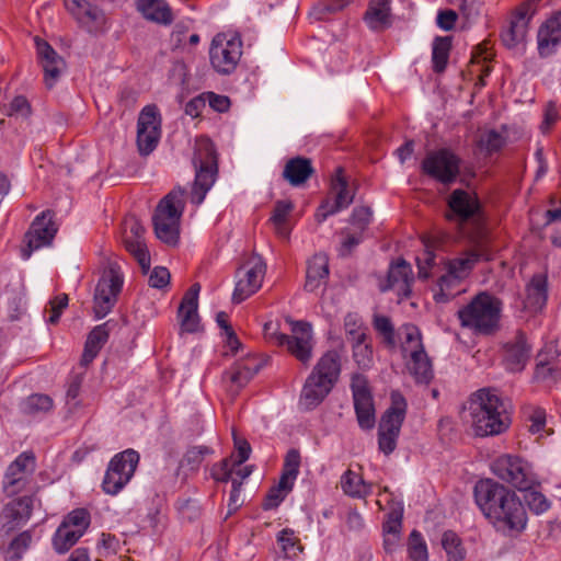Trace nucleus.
Wrapping results in <instances>:
<instances>
[{
	"label": "nucleus",
	"instance_id": "nucleus-54",
	"mask_svg": "<svg viewBox=\"0 0 561 561\" xmlns=\"http://www.w3.org/2000/svg\"><path fill=\"white\" fill-rule=\"evenodd\" d=\"M68 528L80 530L83 535L90 525V514L85 508H77L70 512L61 523Z\"/></svg>",
	"mask_w": 561,
	"mask_h": 561
},
{
	"label": "nucleus",
	"instance_id": "nucleus-52",
	"mask_svg": "<svg viewBox=\"0 0 561 561\" xmlns=\"http://www.w3.org/2000/svg\"><path fill=\"white\" fill-rule=\"evenodd\" d=\"M211 453L210 448L206 446H194L187 449L183 459L181 460L180 467L187 468L191 471L198 469L206 455Z\"/></svg>",
	"mask_w": 561,
	"mask_h": 561
},
{
	"label": "nucleus",
	"instance_id": "nucleus-55",
	"mask_svg": "<svg viewBox=\"0 0 561 561\" xmlns=\"http://www.w3.org/2000/svg\"><path fill=\"white\" fill-rule=\"evenodd\" d=\"M291 489L293 485L287 482L282 486V479H279L278 484L271 488L266 494L263 502V508L267 511L277 507Z\"/></svg>",
	"mask_w": 561,
	"mask_h": 561
},
{
	"label": "nucleus",
	"instance_id": "nucleus-9",
	"mask_svg": "<svg viewBox=\"0 0 561 561\" xmlns=\"http://www.w3.org/2000/svg\"><path fill=\"white\" fill-rule=\"evenodd\" d=\"M124 275L117 262H110L94 291L93 311L98 319L104 318L114 307L122 291Z\"/></svg>",
	"mask_w": 561,
	"mask_h": 561
},
{
	"label": "nucleus",
	"instance_id": "nucleus-49",
	"mask_svg": "<svg viewBox=\"0 0 561 561\" xmlns=\"http://www.w3.org/2000/svg\"><path fill=\"white\" fill-rule=\"evenodd\" d=\"M300 467V454L297 449H289L285 457L284 468L280 476L282 486L285 482L294 485V481L296 480L299 473Z\"/></svg>",
	"mask_w": 561,
	"mask_h": 561
},
{
	"label": "nucleus",
	"instance_id": "nucleus-44",
	"mask_svg": "<svg viewBox=\"0 0 561 561\" xmlns=\"http://www.w3.org/2000/svg\"><path fill=\"white\" fill-rule=\"evenodd\" d=\"M341 488L345 494L352 497H365L369 493V486L352 470H347L342 476Z\"/></svg>",
	"mask_w": 561,
	"mask_h": 561
},
{
	"label": "nucleus",
	"instance_id": "nucleus-29",
	"mask_svg": "<svg viewBox=\"0 0 561 561\" xmlns=\"http://www.w3.org/2000/svg\"><path fill=\"white\" fill-rule=\"evenodd\" d=\"M492 251L485 242L478 243L472 250L465 253L463 256L449 262L448 273L455 278H462L480 261H490Z\"/></svg>",
	"mask_w": 561,
	"mask_h": 561
},
{
	"label": "nucleus",
	"instance_id": "nucleus-39",
	"mask_svg": "<svg viewBox=\"0 0 561 561\" xmlns=\"http://www.w3.org/2000/svg\"><path fill=\"white\" fill-rule=\"evenodd\" d=\"M138 9L147 20L165 25L173 21L171 9L164 0H138Z\"/></svg>",
	"mask_w": 561,
	"mask_h": 561
},
{
	"label": "nucleus",
	"instance_id": "nucleus-62",
	"mask_svg": "<svg viewBox=\"0 0 561 561\" xmlns=\"http://www.w3.org/2000/svg\"><path fill=\"white\" fill-rule=\"evenodd\" d=\"M68 301H69L68 295H66V294L58 295L54 299H51L49 301V312H50V316H49L47 321L50 324L58 323L59 318H60L62 311L68 306Z\"/></svg>",
	"mask_w": 561,
	"mask_h": 561
},
{
	"label": "nucleus",
	"instance_id": "nucleus-33",
	"mask_svg": "<svg viewBox=\"0 0 561 561\" xmlns=\"http://www.w3.org/2000/svg\"><path fill=\"white\" fill-rule=\"evenodd\" d=\"M537 365L535 376L537 379L557 380L561 377V368L559 367L560 354L553 344L547 345L537 355Z\"/></svg>",
	"mask_w": 561,
	"mask_h": 561
},
{
	"label": "nucleus",
	"instance_id": "nucleus-25",
	"mask_svg": "<svg viewBox=\"0 0 561 561\" xmlns=\"http://www.w3.org/2000/svg\"><path fill=\"white\" fill-rule=\"evenodd\" d=\"M201 285L193 284L184 294L178 310L181 329L187 333H195L199 330L198 294Z\"/></svg>",
	"mask_w": 561,
	"mask_h": 561
},
{
	"label": "nucleus",
	"instance_id": "nucleus-20",
	"mask_svg": "<svg viewBox=\"0 0 561 561\" xmlns=\"http://www.w3.org/2000/svg\"><path fill=\"white\" fill-rule=\"evenodd\" d=\"M123 226L125 248L137 260L142 273L147 274L150 268V255L142 240L145 228L135 216L127 217Z\"/></svg>",
	"mask_w": 561,
	"mask_h": 561
},
{
	"label": "nucleus",
	"instance_id": "nucleus-53",
	"mask_svg": "<svg viewBox=\"0 0 561 561\" xmlns=\"http://www.w3.org/2000/svg\"><path fill=\"white\" fill-rule=\"evenodd\" d=\"M53 408V399L46 394H32L24 402L26 414L46 413Z\"/></svg>",
	"mask_w": 561,
	"mask_h": 561
},
{
	"label": "nucleus",
	"instance_id": "nucleus-58",
	"mask_svg": "<svg viewBox=\"0 0 561 561\" xmlns=\"http://www.w3.org/2000/svg\"><path fill=\"white\" fill-rule=\"evenodd\" d=\"M374 328L383 337V342L393 347L396 345L394 329L390 319L386 316H376L374 318Z\"/></svg>",
	"mask_w": 561,
	"mask_h": 561
},
{
	"label": "nucleus",
	"instance_id": "nucleus-45",
	"mask_svg": "<svg viewBox=\"0 0 561 561\" xmlns=\"http://www.w3.org/2000/svg\"><path fill=\"white\" fill-rule=\"evenodd\" d=\"M82 534L80 530L68 528L67 525L60 524L53 538L54 548L58 553H65L80 539Z\"/></svg>",
	"mask_w": 561,
	"mask_h": 561
},
{
	"label": "nucleus",
	"instance_id": "nucleus-6",
	"mask_svg": "<svg viewBox=\"0 0 561 561\" xmlns=\"http://www.w3.org/2000/svg\"><path fill=\"white\" fill-rule=\"evenodd\" d=\"M390 400V407L382 414L378 427V445L385 455L396 449L408 409L407 400L399 391H392Z\"/></svg>",
	"mask_w": 561,
	"mask_h": 561
},
{
	"label": "nucleus",
	"instance_id": "nucleus-31",
	"mask_svg": "<svg viewBox=\"0 0 561 561\" xmlns=\"http://www.w3.org/2000/svg\"><path fill=\"white\" fill-rule=\"evenodd\" d=\"M505 348L506 366L512 371L522 370L530 356V347L527 344L526 335L523 332H517L514 341L507 342Z\"/></svg>",
	"mask_w": 561,
	"mask_h": 561
},
{
	"label": "nucleus",
	"instance_id": "nucleus-63",
	"mask_svg": "<svg viewBox=\"0 0 561 561\" xmlns=\"http://www.w3.org/2000/svg\"><path fill=\"white\" fill-rule=\"evenodd\" d=\"M371 210L369 207H355L352 214L351 222L357 230L365 231L370 222Z\"/></svg>",
	"mask_w": 561,
	"mask_h": 561
},
{
	"label": "nucleus",
	"instance_id": "nucleus-2",
	"mask_svg": "<svg viewBox=\"0 0 561 561\" xmlns=\"http://www.w3.org/2000/svg\"><path fill=\"white\" fill-rule=\"evenodd\" d=\"M502 302L489 293H480L457 311L461 327L474 334L491 335L500 329Z\"/></svg>",
	"mask_w": 561,
	"mask_h": 561
},
{
	"label": "nucleus",
	"instance_id": "nucleus-7",
	"mask_svg": "<svg viewBox=\"0 0 561 561\" xmlns=\"http://www.w3.org/2000/svg\"><path fill=\"white\" fill-rule=\"evenodd\" d=\"M402 352L404 356H409L407 368L413 376L415 382L428 385L434 377V371L432 362L424 350L421 333L416 327H405V339L402 343Z\"/></svg>",
	"mask_w": 561,
	"mask_h": 561
},
{
	"label": "nucleus",
	"instance_id": "nucleus-30",
	"mask_svg": "<svg viewBox=\"0 0 561 561\" xmlns=\"http://www.w3.org/2000/svg\"><path fill=\"white\" fill-rule=\"evenodd\" d=\"M560 43L561 11L551 16L538 31V51L540 56H550Z\"/></svg>",
	"mask_w": 561,
	"mask_h": 561
},
{
	"label": "nucleus",
	"instance_id": "nucleus-42",
	"mask_svg": "<svg viewBox=\"0 0 561 561\" xmlns=\"http://www.w3.org/2000/svg\"><path fill=\"white\" fill-rule=\"evenodd\" d=\"M344 330L346 340L351 345L369 340L367 328L364 325L360 317L356 313H347L345 316Z\"/></svg>",
	"mask_w": 561,
	"mask_h": 561
},
{
	"label": "nucleus",
	"instance_id": "nucleus-46",
	"mask_svg": "<svg viewBox=\"0 0 561 561\" xmlns=\"http://www.w3.org/2000/svg\"><path fill=\"white\" fill-rule=\"evenodd\" d=\"M351 0H321L313 5L310 15L317 21L327 20L331 14L342 11Z\"/></svg>",
	"mask_w": 561,
	"mask_h": 561
},
{
	"label": "nucleus",
	"instance_id": "nucleus-61",
	"mask_svg": "<svg viewBox=\"0 0 561 561\" xmlns=\"http://www.w3.org/2000/svg\"><path fill=\"white\" fill-rule=\"evenodd\" d=\"M232 436L234 448L237 450V459H231V462L233 466H240L249 459L251 454V446L247 439L239 437L236 431H232Z\"/></svg>",
	"mask_w": 561,
	"mask_h": 561
},
{
	"label": "nucleus",
	"instance_id": "nucleus-50",
	"mask_svg": "<svg viewBox=\"0 0 561 561\" xmlns=\"http://www.w3.org/2000/svg\"><path fill=\"white\" fill-rule=\"evenodd\" d=\"M505 145V137L494 129H490L481 134L478 146L486 154L497 152Z\"/></svg>",
	"mask_w": 561,
	"mask_h": 561
},
{
	"label": "nucleus",
	"instance_id": "nucleus-41",
	"mask_svg": "<svg viewBox=\"0 0 561 561\" xmlns=\"http://www.w3.org/2000/svg\"><path fill=\"white\" fill-rule=\"evenodd\" d=\"M294 209V204L290 201H277L274 205L271 221L274 225L275 231L279 237L288 238L289 230L286 227L287 218Z\"/></svg>",
	"mask_w": 561,
	"mask_h": 561
},
{
	"label": "nucleus",
	"instance_id": "nucleus-34",
	"mask_svg": "<svg viewBox=\"0 0 561 561\" xmlns=\"http://www.w3.org/2000/svg\"><path fill=\"white\" fill-rule=\"evenodd\" d=\"M537 365L535 376L537 379L557 380L561 377V368L559 367L560 354L553 344L547 345L537 355Z\"/></svg>",
	"mask_w": 561,
	"mask_h": 561
},
{
	"label": "nucleus",
	"instance_id": "nucleus-47",
	"mask_svg": "<svg viewBox=\"0 0 561 561\" xmlns=\"http://www.w3.org/2000/svg\"><path fill=\"white\" fill-rule=\"evenodd\" d=\"M408 554L410 561H428V551L422 534L412 530L408 540Z\"/></svg>",
	"mask_w": 561,
	"mask_h": 561
},
{
	"label": "nucleus",
	"instance_id": "nucleus-12",
	"mask_svg": "<svg viewBox=\"0 0 561 561\" xmlns=\"http://www.w3.org/2000/svg\"><path fill=\"white\" fill-rule=\"evenodd\" d=\"M287 322L291 325V334L278 335V345L286 346L291 356L307 365L312 357L313 350L311 324L290 319H287Z\"/></svg>",
	"mask_w": 561,
	"mask_h": 561
},
{
	"label": "nucleus",
	"instance_id": "nucleus-3",
	"mask_svg": "<svg viewBox=\"0 0 561 561\" xmlns=\"http://www.w3.org/2000/svg\"><path fill=\"white\" fill-rule=\"evenodd\" d=\"M341 373L340 356L329 351L319 359L307 378L300 396V403L307 410L318 407L330 393Z\"/></svg>",
	"mask_w": 561,
	"mask_h": 561
},
{
	"label": "nucleus",
	"instance_id": "nucleus-4",
	"mask_svg": "<svg viewBox=\"0 0 561 561\" xmlns=\"http://www.w3.org/2000/svg\"><path fill=\"white\" fill-rule=\"evenodd\" d=\"M185 191L173 188L158 204L152 217L154 233L167 244H175L179 240L180 220L184 210Z\"/></svg>",
	"mask_w": 561,
	"mask_h": 561
},
{
	"label": "nucleus",
	"instance_id": "nucleus-38",
	"mask_svg": "<svg viewBox=\"0 0 561 561\" xmlns=\"http://www.w3.org/2000/svg\"><path fill=\"white\" fill-rule=\"evenodd\" d=\"M108 323L96 325L88 335L83 354L81 357V365L88 366L96 357L103 345L107 342L110 330Z\"/></svg>",
	"mask_w": 561,
	"mask_h": 561
},
{
	"label": "nucleus",
	"instance_id": "nucleus-18",
	"mask_svg": "<svg viewBox=\"0 0 561 561\" xmlns=\"http://www.w3.org/2000/svg\"><path fill=\"white\" fill-rule=\"evenodd\" d=\"M501 513H496L491 518V523L497 530L507 534L520 533L527 525V513L515 492L507 497L506 503L500 507Z\"/></svg>",
	"mask_w": 561,
	"mask_h": 561
},
{
	"label": "nucleus",
	"instance_id": "nucleus-10",
	"mask_svg": "<svg viewBox=\"0 0 561 561\" xmlns=\"http://www.w3.org/2000/svg\"><path fill=\"white\" fill-rule=\"evenodd\" d=\"M139 459V454L134 449L116 454L107 466L102 482L103 491L106 494L116 495L133 478Z\"/></svg>",
	"mask_w": 561,
	"mask_h": 561
},
{
	"label": "nucleus",
	"instance_id": "nucleus-11",
	"mask_svg": "<svg viewBox=\"0 0 561 561\" xmlns=\"http://www.w3.org/2000/svg\"><path fill=\"white\" fill-rule=\"evenodd\" d=\"M461 159L448 148L431 150L421 163L424 174L435 181L449 185L454 183L460 173Z\"/></svg>",
	"mask_w": 561,
	"mask_h": 561
},
{
	"label": "nucleus",
	"instance_id": "nucleus-14",
	"mask_svg": "<svg viewBox=\"0 0 561 561\" xmlns=\"http://www.w3.org/2000/svg\"><path fill=\"white\" fill-rule=\"evenodd\" d=\"M266 273V264L260 255L253 254L239 270L237 284L232 294V301L240 304L254 293L261 286Z\"/></svg>",
	"mask_w": 561,
	"mask_h": 561
},
{
	"label": "nucleus",
	"instance_id": "nucleus-27",
	"mask_svg": "<svg viewBox=\"0 0 561 561\" xmlns=\"http://www.w3.org/2000/svg\"><path fill=\"white\" fill-rule=\"evenodd\" d=\"M34 504L33 496H22L10 501L2 508L0 519L7 530H13L28 520Z\"/></svg>",
	"mask_w": 561,
	"mask_h": 561
},
{
	"label": "nucleus",
	"instance_id": "nucleus-48",
	"mask_svg": "<svg viewBox=\"0 0 561 561\" xmlns=\"http://www.w3.org/2000/svg\"><path fill=\"white\" fill-rule=\"evenodd\" d=\"M442 546L448 556V560L462 561L466 551L461 546V539L456 533L447 530L443 534Z\"/></svg>",
	"mask_w": 561,
	"mask_h": 561
},
{
	"label": "nucleus",
	"instance_id": "nucleus-28",
	"mask_svg": "<svg viewBox=\"0 0 561 561\" xmlns=\"http://www.w3.org/2000/svg\"><path fill=\"white\" fill-rule=\"evenodd\" d=\"M413 274L411 265L403 259L398 260L390 265L387 276V285L381 286V290L397 289L398 295L408 298L411 295L413 284Z\"/></svg>",
	"mask_w": 561,
	"mask_h": 561
},
{
	"label": "nucleus",
	"instance_id": "nucleus-40",
	"mask_svg": "<svg viewBox=\"0 0 561 561\" xmlns=\"http://www.w3.org/2000/svg\"><path fill=\"white\" fill-rule=\"evenodd\" d=\"M354 399V408L360 428L371 430L375 426V405L371 393L358 392Z\"/></svg>",
	"mask_w": 561,
	"mask_h": 561
},
{
	"label": "nucleus",
	"instance_id": "nucleus-26",
	"mask_svg": "<svg viewBox=\"0 0 561 561\" xmlns=\"http://www.w3.org/2000/svg\"><path fill=\"white\" fill-rule=\"evenodd\" d=\"M529 12L530 3H522L508 27L502 31L501 39L506 47L514 48L525 41L531 20V13Z\"/></svg>",
	"mask_w": 561,
	"mask_h": 561
},
{
	"label": "nucleus",
	"instance_id": "nucleus-32",
	"mask_svg": "<svg viewBox=\"0 0 561 561\" xmlns=\"http://www.w3.org/2000/svg\"><path fill=\"white\" fill-rule=\"evenodd\" d=\"M548 300L547 273L534 274L526 285L525 307L531 311H540Z\"/></svg>",
	"mask_w": 561,
	"mask_h": 561
},
{
	"label": "nucleus",
	"instance_id": "nucleus-51",
	"mask_svg": "<svg viewBox=\"0 0 561 561\" xmlns=\"http://www.w3.org/2000/svg\"><path fill=\"white\" fill-rule=\"evenodd\" d=\"M353 358L360 369H368L373 365V347L370 339L352 345Z\"/></svg>",
	"mask_w": 561,
	"mask_h": 561
},
{
	"label": "nucleus",
	"instance_id": "nucleus-19",
	"mask_svg": "<svg viewBox=\"0 0 561 561\" xmlns=\"http://www.w3.org/2000/svg\"><path fill=\"white\" fill-rule=\"evenodd\" d=\"M36 468V459L33 451L22 453L7 469L2 479L4 492L12 496L22 491L27 478Z\"/></svg>",
	"mask_w": 561,
	"mask_h": 561
},
{
	"label": "nucleus",
	"instance_id": "nucleus-43",
	"mask_svg": "<svg viewBox=\"0 0 561 561\" xmlns=\"http://www.w3.org/2000/svg\"><path fill=\"white\" fill-rule=\"evenodd\" d=\"M451 48V39L448 36L436 37L433 43L432 61L435 72H443L446 69L449 51Z\"/></svg>",
	"mask_w": 561,
	"mask_h": 561
},
{
	"label": "nucleus",
	"instance_id": "nucleus-37",
	"mask_svg": "<svg viewBox=\"0 0 561 561\" xmlns=\"http://www.w3.org/2000/svg\"><path fill=\"white\" fill-rule=\"evenodd\" d=\"M311 160L305 157H296L285 164L283 176L293 186H300L313 174Z\"/></svg>",
	"mask_w": 561,
	"mask_h": 561
},
{
	"label": "nucleus",
	"instance_id": "nucleus-35",
	"mask_svg": "<svg viewBox=\"0 0 561 561\" xmlns=\"http://www.w3.org/2000/svg\"><path fill=\"white\" fill-rule=\"evenodd\" d=\"M329 257L324 253L314 254L307 263L305 289L314 291L325 285L329 277Z\"/></svg>",
	"mask_w": 561,
	"mask_h": 561
},
{
	"label": "nucleus",
	"instance_id": "nucleus-16",
	"mask_svg": "<svg viewBox=\"0 0 561 561\" xmlns=\"http://www.w3.org/2000/svg\"><path fill=\"white\" fill-rule=\"evenodd\" d=\"M513 492L493 479H482L473 489L476 503L489 520L496 513L502 512L500 507L506 503Z\"/></svg>",
	"mask_w": 561,
	"mask_h": 561
},
{
	"label": "nucleus",
	"instance_id": "nucleus-36",
	"mask_svg": "<svg viewBox=\"0 0 561 561\" xmlns=\"http://www.w3.org/2000/svg\"><path fill=\"white\" fill-rule=\"evenodd\" d=\"M364 20L374 31H383L391 26L390 0H370Z\"/></svg>",
	"mask_w": 561,
	"mask_h": 561
},
{
	"label": "nucleus",
	"instance_id": "nucleus-13",
	"mask_svg": "<svg viewBox=\"0 0 561 561\" xmlns=\"http://www.w3.org/2000/svg\"><path fill=\"white\" fill-rule=\"evenodd\" d=\"M58 227L53 220L50 210L43 211L32 222L30 229L24 236L21 255L27 260L32 253L43 247L51 244Z\"/></svg>",
	"mask_w": 561,
	"mask_h": 561
},
{
	"label": "nucleus",
	"instance_id": "nucleus-8",
	"mask_svg": "<svg viewBox=\"0 0 561 561\" xmlns=\"http://www.w3.org/2000/svg\"><path fill=\"white\" fill-rule=\"evenodd\" d=\"M491 470L500 480L519 491H528L537 483L530 463L519 456L502 455L492 462Z\"/></svg>",
	"mask_w": 561,
	"mask_h": 561
},
{
	"label": "nucleus",
	"instance_id": "nucleus-1",
	"mask_svg": "<svg viewBox=\"0 0 561 561\" xmlns=\"http://www.w3.org/2000/svg\"><path fill=\"white\" fill-rule=\"evenodd\" d=\"M469 411L477 436L500 435L510 427L507 403L495 390H478L469 401Z\"/></svg>",
	"mask_w": 561,
	"mask_h": 561
},
{
	"label": "nucleus",
	"instance_id": "nucleus-15",
	"mask_svg": "<svg viewBox=\"0 0 561 561\" xmlns=\"http://www.w3.org/2000/svg\"><path fill=\"white\" fill-rule=\"evenodd\" d=\"M242 55V43L238 36L227 39L226 36L217 35L214 37L209 57L214 69L218 73H231Z\"/></svg>",
	"mask_w": 561,
	"mask_h": 561
},
{
	"label": "nucleus",
	"instance_id": "nucleus-64",
	"mask_svg": "<svg viewBox=\"0 0 561 561\" xmlns=\"http://www.w3.org/2000/svg\"><path fill=\"white\" fill-rule=\"evenodd\" d=\"M458 8L462 18L469 23L476 19L481 11L480 0H460Z\"/></svg>",
	"mask_w": 561,
	"mask_h": 561
},
{
	"label": "nucleus",
	"instance_id": "nucleus-59",
	"mask_svg": "<svg viewBox=\"0 0 561 561\" xmlns=\"http://www.w3.org/2000/svg\"><path fill=\"white\" fill-rule=\"evenodd\" d=\"M278 542L286 557H294L298 551H301L299 541L290 529H284L279 533Z\"/></svg>",
	"mask_w": 561,
	"mask_h": 561
},
{
	"label": "nucleus",
	"instance_id": "nucleus-24",
	"mask_svg": "<svg viewBox=\"0 0 561 561\" xmlns=\"http://www.w3.org/2000/svg\"><path fill=\"white\" fill-rule=\"evenodd\" d=\"M448 207L451 210L448 219L457 217L461 222L478 218L481 213L479 199L471 193L461 188L455 190L448 198Z\"/></svg>",
	"mask_w": 561,
	"mask_h": 561
},
{
	"label": "nucleus",
	"instance_id": "nucleus-5",
	"mask_svg": "<svg viewBox=\"0 0 561 561\" xmlns=\"http://www.w3.org/2000/svg\"><path fill=\"white\" fill-rule=\"evenodd\" d=\"M195 181L191 192V202L199 205L214 185L218 174L217 152L209 139H199L193 157Z\"/></svg>",
	"mask_w": 561,
	"mask_h": 561
},
{
	"label": "nucleus",
	"instance_id": "nucleus-22",
	"mask_svg": "<svg viewBox=\"0 0 561 561\" xmlns=\"http://www.w3.org/2000/svg\"><path fill=\"white\" fill-rule=\"evenodd\" d=\"M332 190L335 192V199L333 203L327 199L320 205L316 213V220L318 222H322L328 216L348 207L354 199V194L350 192L348 183L343 176L342 168L336 170V175L332 181Z\"/></svg>",
	"mask_w": 561,
	"mask_h": 561
},
{
	"label": "nucleus",
	"instance_id": "nucleus-21",
	"mask_svg": "<svg viewBox=\"0 0 561 561\" xmlns=\"http://www.w3.org/2000/svg\"><path fill=\"white\" fill-rule=\"evenodd\" d=\"M34 41L44 70L45 84L47 89H51L66 69V61L46 41L38 36Z\"/></svg>",
	"mask_w": 561,
	"mask_h": 561
},
{
	"label": "nucleus",
	"instance_id": "nucleus-17",
	"mask_svg": "<svg viewBox=\"0 0 561 561\" xmlns=\"http://www.w3.org/2000/svg\"><path fill=\"white\" fill-rule=\"evenodd\" d=\"M161 135V118L156 105H147L137 122V146L141 156L150 154L157 147Z\"/></svg>",
	"mask_w": 561,
	"mask_h": 561
},
{
	"label": "nucleus",
	"instance_id": "nucleus-56",
	"mask_svg": "<svg viewBox=\"0 0 561 561\" xmlns=\"http://www.w3.org/2000/svg\"><path fill=\"white\" fill-rule=\"evenodd\" d=\"M524 500L528 506V508L539 515L547 512L550 508V502L547 497L539 491H535L529 489L528 491H524Z\"/></svg>",
	"mask_w": 561,
	"mask_h": 561
},
{
	"label": "nucleus",
	"instance_id": "nucleus-57",
	"mask_svg": "<svg viewBox=\"0 0 561 561\" xmlns=\"http://www.w3.org/2000/svg\"><path fill=\"white\" fill-rule=\"evenodd\" d=\"M403 508H393L387 514V519L383 523L385 535L392 536L394 539H399V534L402 526Z\"/></svg>",
	"mask_w": 561,
	"mask_h": 561
},
{
	"label": "nucleus",
	"instance_id": "nucleus-60",
	"mask_svg": "<svg viewBox=\"0 0 561 561\" xmlns=\"http://www.w3.org/2000/svg\"><path fill=\"white\" fill-rule=\"evenodd\" d=\"M343 233L345 234V239L342 241L340 254L346 256L363 241L364 232L355 229L354 231L345 230Z\"/></svg>",
	"mask_w": 561,
	"mask_h": 561
},
{
	"label": "nucleus",
	"instance_id": "nucleus-23",
	"mask_svg": "<svg viewBox=\"0 0 561 561\" xmlns=\"http://www.w3.org/2000/svg\"><path fill=\"white\" fill-rule=\"evenodd\" d=\"M262 363L254 358L239 360L224 373L222 380L227 386V391L234 398L239 391L245 387L249 381L260 371Z\"/></svg>",
	"mask_w": 561,
	"mask_h": 561
}]
</instances>
